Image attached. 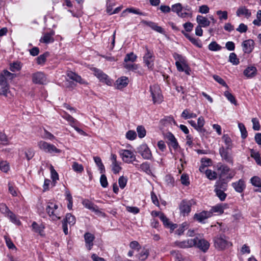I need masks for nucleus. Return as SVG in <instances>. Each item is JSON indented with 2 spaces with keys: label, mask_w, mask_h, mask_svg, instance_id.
Instances as JSON below:
<instances>
[{
  "label": "nucleus",
  "mask_w": 261,
  "mask_h": 261,
  "mask_svg": "<svg viewBox=\"0 0 261 261\" xmlns=\"http://www.w3.org/2000/svg\"><path fill=\"white\" fill-rule=\"evenodd\" d=\"M213 241L215 247L218 250H224L229 245H232V244L227 240L226 236L223 233L216 235L214 237Z\"/></svg>",
  "instance_id": "obj_1"
},
{
  "label": "nucleus",
  "mask_w": 261,
  "mask_h": 261,
  "mask_svg": "<svg viewBox=\"0 0 261 261\" xmlns=\"http://www.w3.org/2000/svg\"><path fill=\"white\" fill-rule=\"evenodd\" d=\"M217 168L219 172V178L228 180L235 175V172L227 165L220 163L217 165Z\"/></svg>",
  "instance_id": "obj_2"
},
{
  "label": "nucleus",
  "mask_w": 261,
  "mask_h": 261,
  "mask_svg": "<svg viewBox=\"0 0 261 261\" xmlns=\"http://www.w3.org/2000/svg\"><path fill=\"white\" fill-rule=\"evenodd\" d=\"M39 148L46 153H60L61 150L58 149L54 145L48 143L43 141H40L38 143Z\"/></svg>",
  "instance_id": "obj_3"
},
{
  "label": "nucleus",
  "mask_w": 261,
  "mask_h": 261,
  "mask_svg": "<svg viewBox=\"0 0 261 261\" xmlns=\"http://www.w3.org/2000/svg\"><path fill=\"white\" fill-rule=\"evenodd\" d=\"M137 152L139 153L145 160H151V152L146 144H142L137 148Z\"/></svg>",
  "instance_id": "obj_4"
},
{
  "label": "nucleus",
  "mask_w": 261,
  "mask_h": 261,
  "mask_svg": "<svg viewBox=\"0 0 261 261\" xmlns=\"http://www.w3.org/2000/svg\"><path fill=\"white\" fill-rule=\"evenodd\" d=\"M145 49L146 53L143 57V61L148 69H152L153 67L155 57L153 56V51L149 49L147 46H146Z\"/></svg>",
  "instance_id": "obj_5"
},
{
  "label": "nucleus",
  "mask_w": 261,
  "mask_h": 261,
  "mask_svg": "<svg viewBox=\"0 0 261 261\" xmlns=\"http://www.w3.org/2000/svg\"><path fill=\"white\" fill-rule=\"evenodd\" d=\"M191 206L192 203L190 201L186 199L182 200L179 205L180 214L184 216L188 215L191 212Z\"/></svg>",
  "instance_id": "obj_6"
},
{
  "label": "nucleus",
  "mask_w": 261,
  "mask_h": 261,
  "mask_svg": "<svg viewBox=\"0 0 261 261\" xmlns=\"http://www.w3.org/2000/svg\"><path fill=\"white\" fill-rule=\"evenodd\" d=\"M164 138L167 140L166 142L169 146H171L174 150L180 148L178 142L174 136L171 132L164 134Z\"/></svg>",
  "instance_id": "obj_7"
},
{
  "label": "nucleus",
  "mask_w": 261,
  "mask_h": 261,
  "mask_svg": "<svg viewBox=\"0 0 261 261\" xmlns=\"http://www.w3.org/2000/svg\"><path fill=\"white\" fill-rule=\"evenodd\" d=\"M212 217V212L203 211L200 213H195L193 216V219L201 223H205V220Z\"/></svg>",
  "instance_id": "obj_8"
},
{
  "label": "nucleus",
  "mask_w": 261,
  "mask_h": 261,
  "mask_svg": "<svg viewBox=\"0 0 261 261\" xmlns=\"http://www.w3.org/2000/svg\"><path fill=\"white\" fill-rule=\"evenodd\" d=\"M94 75L101 81L108 85H111L112 83V81L109 79L108 76L104 73L101 70L94 68L93 69Z\"/></svg>",
  "instance_id": "obj_9"
},
{
  "label": "nucleus",
  "mask_w": 261,
  "mask_h": 261,
  "mask_svg": "<svg viewBox=\"0 0 261 261\" xmlns=\"http://www.w3.org/2000/svg\"><path fill=\"white\" fill-rule=\"evenodd\" d=\"M171 10L176 13L177 15L181 18H185L188 16H192V13H189L186 12H181L183 10L182 6L180 3H177L173 5L171 7Z\"/></svg>",
  "instance_id": "obj_10"
},
{
  "label": "nucleus",
  "mask_w": 261,
  "mask_h": 261,
  "mask_svg": "<svg viewBox=\"0 0 261 261\" xmlns=\"http://www.w3.org/2000/svg\"><path fill=\"white\" fill-rule=\"evenodd\" d=\"M120 155L122 156L123 161L127 163H132L136 160V156L133 152L129 150H122L120 152Z\"/></svg>",
  "instance_id": "obj_11"
},
{
  "label": "nucleus",
  "mask_w": 261,
  "mask_h": 261,
  "mask_svg": "<svg viewBox=\"0 0 261 261\" xmlns=\"http://www.w3.org/2000/svg\"><path fill=\"white\" fill-rule=\"evenodd\" d=\"M0 86L2 91V94L5 96H7L8 93L9 92V84L3 72L0 73Z\"/></svg>",
  "instance_id": "obj_12"
},
{
  "label": "nucleus",
  "mask_w": 261,
  "mask_h": 261,
  "mask_svg": "<svg viewBox=\"0 0 261 261\" xmlns=\"http://www.w3.org/2000/svg\"><path fill=\"white\" fill-rule=\"evenodd\" d=\"M150 91L153 103H160L162 101V96L159 93V89L155 86H150Z\"/></svg>",
  "instance_id": "obj_13"
},
{
  "label": "nucleus",
  "mask_w": 261,
  "mask_h": 261,
  "mask_svg": "<svg viewBox=\"0 0 261 261\" xmlns=\"http://www.w3.org/2000/svg\"><path fill=\"white\" fill-rule=\"evenodd\" d=\"M46 81L44 74L41 72H37L32 74V82L36 84H43Z\"/></svg>",
  "instance_id": "obj_14"
},
{
  "label": "nucleus",
  "mask_w": 261,
  "mask_h": 261,
  "mask_svg": "<svg viewBox=\"0 0 261 261\" xmlns=\"http://www.w3.org/2000/svg\"><path fill=\"white\" fill-rule=\"evenodd\" d=\"M141 23L149 27L152 30L158 33H160L162 34H164L165 33L164 29H163L161 27L159 26L158 24L155 22L143 20H142Z\"/></svg>",
  "instance_id": "obj_15"
},
{
  "label": "nucleus",
  "mask_w": 261,
  "mask_h": 261,
  "mask_svg": "<svg viewBox=\"0 0 261 261\" xmlns=\"http://www.w3.org/2000/svg\"><path fill=\"white\" fill-rule=\"evenodd\" d=\"M229 150V149H226V148H225L223 146H222L219 148V153L223 160H224L227 163H232V158L228 152Z\"/></svg>",
  "instance_id": "obj_16"
},
{
  "label": "nucleus",
  "mask_w": 261,
  "mask_h": 261,
  "mask_svg": "<svg viewBox=\"0 0 261 261\" xmlns=\"http://www.w3.org/2000/svg\"><path fill=\"white\" fill-rule=\"evenodd\" d=\"M196 247L205 252L210 247V243L205 239H199L197 237Z\"/></svg>",
  "instance_id": "obj_17"
},
{
  "label": "nucleus",
  "mask_w": 261,
  "mask_h": 261,
  "mask_svg": "<svg viewBox=\"0 0 261 261\" xmlns=\"http://www.w3.org/2000/svg\"><path fill=\"white\" fill-rule=\"evenodd\" d=\"M55 35L54 31H52L50 32L45 33L44 34L43 36L40 39L41 43L45 44H49L54 42L55 39L53 36Z\"/></svg>",
  "instance_id": "obj_18"
},
{
  "label": "nucleus",
  "mask_w": 261,
  "mask_h": 261,
  "mask_svg": "<svg viewBox=\"0 0 261 261\" xmlns=\"http://www.w3.org/2000/svg\"><path fill=\"white\" fill-rule=\"evenodd\" d=\"M84 239L87 248L90 250L93 245V241L95 237L93 234L89 232H86L84 234Z\"/></svg>",
  "instance_id": "obj_19"
},
{
  "label": "nucleus",
  "mask_w": 261,
  "mask_h": 261,
  "mask_svg": "<svg viewBox=\"0 0 261 261\" xmlns=\"http://www.w3.org/2000/svg\"><path fill=\"white\" fill-rule=\"evenodd\" d=\"M181 32L193 45L199 48H201L202 47V44L200 39L194 38L188 33H186L184 30H182Z\"/></svg>",
  "instance_id": "obj_20"
},
{
  "label": "nucleus",
  "mask_w": 261,
  "mask_h": 261,
  "mask_svg": "<svg viewBox=\"0 0 261 261\" xmlns=\"http://www.w3.org/2000/svg\"><path fill=\"white\" fill-rule=\"evenodd\" d=\"M232 186L235 191L238 193H242L246 188L245 181L242 179H239L237 182H233Z\"/></svg>",
  "instance_id": "obj_21"
},
{
  "label": "nucleus",
  "mask_w": 261,
  "mask_h": 261,
  "mask_svg": "<svg viewBox=\"0 0 261 261\" xmlns=\"http://www.w3.org/2000/svg\"><path fill=\"white\" fill-rule=\"evenodd\" d=\"M242 46L243 51L245 53L249 54L252 51L253 49L254 41L251 39L244 41L242 43Z\"/></svg>",
  "instance_id": "obj_22"
},
{
  "label": "nucleus",
  "mask_w": 261,
  "mask_h": 261,
  "mask_svg": "<svg viewBox=\"0 0 261 261\" xmlns=\"http://www.w3.org/2000/svg\"><path fill=\"white\" fill-rule=\"evenodd\" d=\"M228 180L219 178L215 185V189H219L221 190L226 191L227 189Z\"/></svg>",
  "instance_id": "obj_23"
},
{
  "label": "nucleus",
  "mask_w": 261,
  "mask_h": 261,
  "mask_svg": "<svg viewBox=\"0 0 261 261\" xmlns=\"http://www.w3.org/2000/svg\"><path fill=\"white\" fill-rule=\"evenodd\" d=\"M128 78L125 76H122L117 79L116 81L115 85L117 89H121L125 87L128 85Z\"/></svg>",
  "instance_id": "obj_24"
},
{
  "label": "nucleus",
  "mask_w": 261,
  "mask_h": 261,
  "mask_svg": "<svg viewBox=\"0 0 261 261\" xmlns=\"http://www.w3.org/2000/svg\"><path fill=\"white\" fill-rule=\"evenodd\" d=\"M236 14L240 17L242 15L245 16L247 18H249L251 15V11L247 9L245 6L240 7L237 12Z\"/></svg>",
  "instance_id": "obj_25"
},
{
  "label": "nucleus",
  "mask_w": 261,
  "mask_h": 261,
  "mask_svg": "<svg viewBox=\"0 0 261 261\" xmlns=\"http://www.w3.org/2000/svg\"><path fill=\"white\" fill-rule=\"evenodd\" d=\"M67 76L71 80L74 81L77 83H79L81 84H84L86 83L85 81L82 79V77L76 74L75 73L69 71L67 73Z\"/></svg>",
  "instance_id": "obj_26"
},
{
  "label": "nucleus",
  "mask_w": 261,
  "mask_h": 261,
  "mask_svg": "<svg viewBox=\"0 0 261 261\" xmlns=\"http://www.w3.org/2000/svg\"><path fill=\"white\" fill-rule=\"evenodd\" d=\"M244 74L248 78H252L257 74V69L254 66H249L243 72Z\"/></svg>",
  "instance_id": "obj_27"
},
{
  "label": "nucleus",
  "mask_w": 261,
  "mask_h": 261,
  "mask_svg": "<svg viewBox=\"0 0 261 261\" xmlns=\"http://www.w3.org/2000/svg\"><path fill=\"white\" fill-rule=\"evenodd\" d=\"M196 21L199 25L204 28L209 26L211 23L208 19L205 17L199 15H197Z\"/></svg>",
  "instance_id": "obj_28"
},
{
  "label": "nucleus",
  "mask_w": 261,
  "mask_h": 261,
  "mask_svg": "<svg viewBox=\"0 0 261 261\" xmlns=\"http://www.w3.org/2000/svg\"><path fill=\"white\" fill-rule=\"evenodd\" d=\"M82 203L85 207L93 212H97L98 211V206L88 199L84 200Z\"/></svg>",
  "instance_id": "obj_29"
},
{
  "label": "nucleus",
  "mask_w": 261,
  "mask_h": 261,
  "mask_svg": "<svg viewBox=\"0 0 261 261\" xmlns=\"http://www.w3.org/2000/svg\"><path fill=\"white\" fill-rule=\"evenodd\" d=\"M62 222H65L66 224L68 223L70 225H73L75 223V218L70 213H67Z\"/></svg>",
  "instance_id": "obj_30"
},
{
  "label": "nucleus",
  "mask_w": 261,
  "mask_h": 261,
  "mask_svg": "<svg viewBox=\"0 0 261 261\" xmlns=\"http://www.w3.org/2000/svg\"><path fill=\"white\" fill-rule=\"evenodd\" d=\"M94 160L96 165L98 166L100 173H103L105 172V168L103 164L102 163L101 160L99 156H94Z\"/></svg>",
  "instance_id": "obj_31"
},
{
  "label": "nucleus",
  "mask_w": 261,
  "mask_h": 261,
  "mask_svg": "<svg viewBox=\"0 0 261 261\" xmlns=\"http://www.w3.org/2000/svg\"><path fill=\"white\" fill-rule=\"evenodd\" d=\"M46 211L48 215L52 217L53 220L60 219V217H58L54 214V210L52 206L50 205V203H48V204L47 205L46 207Z\"/></svg>",
  "instance_id": "obj_32"
},
{
  "label": "nucleus",
  "mask_w": 261,
  "mask_h": 261,
  "mask_svg": "<svg viewBox=\"0 0 261 261\" xmlns=\"http://www.w3.org/2000/svg\"><path fill=\"white\" fill-rule=\"evenodd\" d=\"M225 145L226 149H231L232 148V140L227 134H224L222 137Z\"/></svg>",
  "instance_id": "obj_33"
},
{
  "label": "nucleus",
  "mask_w": 261,
  "mask_h": 261,
  "mask_svg": "<svg viewBox=\"0 0 261 261\" xmlns=\"http://www.w3.org/2000/svg\"><path fill=\"white\" fill-rule=\"evenodd\" d=\"M181 116L185 119H188L192 118H196L197 115L194 113H190V110L187 109L182 112Z\"/></svg>",
  "instance_id": "obj_34"
},
{
  "label": "nucleus",
  "mask_w": 261,
  "mask_h": 261,
  "mask_svg": "<svg viewBox=\"0 0 261 261\" xmlns=\"http://www.w3.org/2000/svg\"><path fill=\"white\" fill-rule=\"evenodd\" d=\"M124 67L126 69L135 72H139V66L138 65L133 63H126L124 64Z\"/></svg>",
  "instance_id": "obj_35"
},
{
  "label": "nucleus",
  "mask_w": 261,
  "mask_h": 261,
  "mask_svg": "<svg viewBox=\"0 0 261 261\" xmlns=\"http://www.w3.org/2000/svg\"><path fill=\"white\" fill-rule=\"evenodd\" d=\"M49 55V53L47 51L44 53L43 54H42L38 56L36 58L37 63L39 65L44 64L46 60V58L48 57Z\"/></svg>",
  "instance_id": "obj_36"
},
{
  "label": "nucleus",
  "mask_w": 261,
  "mask_h": 261,
  "mask_svg": "<svg viewBox=\"0 0 261 261\" xmlns=\"http://www.w3.org/2000/svg\"><path fill=\"white\" fill-rule=\"evenodd\" d=\"M189 227V224L187 222L182 223L179 227V228L175 231V233L178 236L183 234L185 230L187 229Z\"/></svg>",
  "instance_id": "obj_37"
},
{
  "label": "nucleus",
  "mask_w": 261,
  "mask_h": 261,
  "mask_svg": "<svg viewBox=\"0 0 261 261\" xmlns=\"http://www.w3.org/2000/svg\"><path fill=\"white\" fill-rule=\"evenodd\" d=\"M212 212V216L213 213H218L220 214H222L224 213V207L222 204H217L214 206H213L211 210L210 211Z\"/></svg>",
  "instance_id": "obj_38"
},
{
  "label": "nucleus",
  "mask_w": 261,
  "mask_h": 261,
  "mask_svg": "<svg viewBox=\"0 0 261 261\" xmlns=\"http://www.w3.org/2000/svg\"><path fill=\"white\" fill-rule=\"evenodd\" d=\"M127 12H129V13H134L136 14L140 15H144V16L145 15V14L144 13L141 12L139 10V9H135L134 8H127L126 9L124 10L121 14V16H124V13H125Z\"/></svg>",
  "instance_id": "obj_39"
},
{
  "label": "nucleus",
  "mask_w": 261,
  "mask_h": 261,
  "mask_svg": "<svg viewBox=\"0 0 261 261\" xmlns=\"http://www.w3.org/2000/svg\"><path fill=\"white\" fill-rule=\"evenodd\" d=\"M224 190L214 189V192H215L216 196L221 201H224L227 196V194L224 193Z\"/></svg>",
  "instance_id": "obj_40"
},
{
  "label": "nucleus",
  "mask_w": 261,
  "mask_h": 261,
  "mask_svg": "<svg viewBox=\"0 0 261 261\" xmlns=\"http://www.w3.org/2000/svg\"><path fill=\"white\" fill-rule=\"evenodd\" d=\"M140 168L141 169V170L142 171L145 172L147 174L149 175V174H151V171L150 170V164L148 162H145L143 163L140 165Z\"/></svg>",
  "instance_id": "obj_41"
},
{
  "label": "nucleus",
  "mask_w": 261,
  "mask_h": 261,
  "mask_svg": "<svg viewBox=\"0 0 261 261\" xmlns=\"http://www.w3.org/2000/svg\"><path fill=\"white\" fill-rule=\"evenodd\" d=\"M149 255V251L146 249H143L140 253L138 255V258L140 260H145Z\"/></svg>",
  "instance_id": "obj_42"
},
{
  "label": "nucleus",
  "mask_w": 261,
  "mask_h": 261,
  "mask_svg": "<svg viewBox=\"0 0 261 261\" xmlns=\"http://www.w3.org/2000/svg\"><path fill=\"white\" fill-rule=\"evenodd\" d=\"M224 95L231 103H233L236 106L238 105L237 101L234 96L229 91H225Z\"/></svg>",
  "instance_id": "obj_43"
},
{
  "label": "nucleus",
  "mask_w": 261,
  "mask_h": 261,
  "mask_svg": "<svg viewBox=\"0 0 261 261\" xmlns=\"http://www.w3.org/2000/svg\"><path fill=\"white\" fill-rule=\"evenodd\" d=\"M250 182L253 186L256 187H261V178L257 176H254L250 179Z\"/></svg>",
  "instance_id": "obj_44"
},
{
  "label": "nucleus",
  "mask_w": 261,
  "mask_h": 261,
  "mask_svg": "<svg viewBox=\"0 0 261 261\" xmlns=\"http://www.w3.org/2000/svg\"><path fill=\"white\" fill-rule=\"evenodd\" d=\"M208 48L211 51H218L220 50L222 47L218 44L216 41H212L208 46Z\"/></svg>",
  "instance_id": "obj_45"
},
{
  "label": "nucleus",
  "mask_w": 261,
  "mask_h": 261,
  "mask_svg": "<svg viewBox=\"0 0 261 261\" xmlns=\"http://www.w3.org/2000/svg\"><path fill=\"white\" fill-rule=\"evenodd\" d=\"M21 68L20 62H16L11 63L10 65V70L12 72L19 71Z\"/></svg>",
  "instance_id": "obj_46"
},
{
  "label": "nucleus",
  "mask_w": 261,
  "mask_h": 261,
  "mask_svg": "<svg viewBox=\"0 0 261 261\" xmlns=\"http://www.w3.org/2000/svg\"><path fill=\"white\" fill-rule=\"evenodd\" d=\"M229 61L233 65H238L240 63L239 59L237 58L236 54L234 53H231L229 55Z\"/></svg>",
  "instance_id": "obj_47"
},
{
  "label": "nucleus",
  "mask_w": 261,
  "mask_h": 261,
  "mask_svg": "<svg viewBox=\"0 0 261 261\" xmlns=\"http://www.w3.org/2000/svg\"><path fill=\"white\" fill-rule=\"evenodd\" d=\"M205 175L206 177L210 179V180H215L217 177V174L215 171H212L210 169H207L206 170L205 172Z\"/></svg>",
  "instance_id": "obj_48"
},
{
  "label": "nucleus",
  "mask_w": 261,
  "mask_h": 261,
  "mask_svg": "<svg viewBox=\"0 0 261 261\" xmlns=\"http://www.w3.org/2000/svg\"><path fill=\"white\" fill-rule=\"evenodd\" d=\"M63 117L66 120H67L72 126L74 125L77 124V121L67 113H65Z\"/></svg>",
  "instance_id": "obj_49"
},
{
  "label": "nucleus",
  "mask_w": 261,
  "mask_h": 261,
  "mask_svg": "<svg viewBox=\"0 0 261 261\" xmlns=\"http://www.w3.org/2000/svg\"><path fill=\"white\" fill-rule=\"evenodd\" d=\"M251 156L255 160L257 165H261L260 156L258 152H255L253 150H251Z\"/></svg>",
  "instance_id": "obj_50"
},
{
  "label": "nucleus",
  "mask_w": 261,
  "mask_h": 261,
  "mask_svg": "<svg viewBox=\"0 0 261 261\" xmlns=\"http://www.w3.org/2000/svg\"><path fill=\"white\" fill-rule=\"evenodd\" d=\"M72 168L74 171L78 173H82L84 171L83 166L75 162H73Z\"/></svg>",
  "instance_id": "obj_51"
},
{
  "label": "nucleus",
  "mask_w": 261,
  "mask_h": 261,
  "mask_svg": "<svg viewBox=\"0 0 261 261\" xmlns=\"http://www.w3.org/2000/svg\"><path fill=\"white\" fill-rule=\"evenodd\" d=\"M137 132L138 133V137L140 138H144L146 134V131L144 127L142 125L138 126L137 127Z\"/></svg>",
  "instance_id": "obj_52"
},
{
  "label": "nucleus",
  "mask_w": 261,
  "mask_h": 261,
  "mask_svg": "<svg viewBox=\"0 0 261 261\" xmlns=\"http://www.w3.org/2000/svg\"><path fill=\"white\" fill-rule=\"evenodd\" d=\"M238 126L241 133L242 138L243 139L246 138V137H247V132L246 130L245 125L242 123H239Z\"/></svg>",
  "instance_id": "obj_53"
},
{
  "label": "nucleus",
  "mask_w": 261,
  "mask_h": 261,
  "mask_svg": "<svg viewBox=\"0 0 261 261\" xmlns=\"http://www.w3.org/2000/svg\"><path fill=\"white\" fill-rule=\"evenodd\" d=\"M137 59V56L133 52L127 54L124 58V62H127L128 61L134 62Z\"/></svg>",
  "instance_id": "obj_54"
},
{
  "label": "nucleus",
  "mask_w": 261,
  "mask_h": 261,
  "mask_svg": "<svg viewBox=\"0 0 261 261\" xmlns=\"http://www.w3.org/2000/svg\"><path fill=\"white\" fill-rule=\"evenodd\" d=\"M8 217L10 218V219L13 223L18 225L21 224L20 221L17 219L16 215L11 211L10 212V213L8 214Z\"/></svg>",
  "instance_id": "obj_55"
},
{
  "label": "nucleus",
  "mask_w": 261,
  "mask_h": 261,
  "mask_svg": "<svg viewBox=\"0 0 261 261\" xmlns=\"http://www.w3.org/2000/svg\"><path fill=\"white\" fill-rule=\"evenodd\" d=\"M160 219L163 222V224L166 228H168L171 222L169 221V219L163 213H161L160 216Z\"/></svg>",
  "instance_id": "obj_56"
},
{
  "label": "nucleus",
  "mask_w": 261,
  "mask_h": 261,
  "mask_svg": "<svg viewBox=\"0 0 261 261\" xmlns=\"http://www.w3.org/2000/svg\"><path fill=\"white\" fill-rule=\"evenodd\" d=\"M160 219L163 222V224L166 228H168L171 222L169 221V219L163 213H161L160 216Z\"/></svg>",
  "instance_id": "obj_57"
},
{
  "label": "nucleus",
  "mask_w": 261,
  "mask_h": 261,
  "mask_svg": "<svg viewBox=\"0 0 261 261\" xmlns=\"http://www.w3.org/2000/svg\"><path fill=\"white\" fill-rule=\"evenodd\" d=\"M214 79L218 83H219L220 85H222L224 87H226L227 88H228V86L226 83V82L224 81V80L222 79L220 76H219L218 75L214 74L213 76Z\"/></svg>",
  "instance_id": "obj_58"
},
{
  "label": "nucleus",
  "mask_w": 261,
  "mask_h": 261,
  "mask_svg": "<svg viewBox=\"0 0 261 261\" xmlns=\"http://www.w3.org/2000/svg\"><path fill=\"white\" fill-rule=\"evenodd\" d=\"M2 72H3V74L4 75V76H5L7 80H12L16 77V74L11 73L7 70H4Z\"/></svg>",
  "instance_id": "obj_59"
},
{
  "label": "nucleus",
  "mask_w": 261,
  "mask_h": 261,
  "mask_svg": "<svg viewBox=\"0 0 261 261\" xmlns=\"http://www.w3.org/2000/svg\"><path fill=\"white\" fill-rule=\"evenodd\" d=\"M4 239L5 240V242L6 243V245L8 248L9 249H16L15 245L13 244L12 241H11V239L9 238L8 237L5 236Z\"/></svg>",
  "instance_id": "obj_60"
},
{
  "label": "nucleus",
  "mask_w": 261,
  "mask_h": 261,
  "mask_svg": "<svg viewBox=\"0 0 261 261\" xmlns=\"http://www.w3.org/2000/svg\"><path fill=\"white\" fill-rule=\"evenodd\" d=\"M127 179L123 176H121L119 178L118 184L120 188L122 189H124L126 185Z\"/></svg>",
  "instance_id": "obj_61"
},
{
  "label": "nucleus",
  "mask_w": 261,
  "mask_h": 261,
  "mask_svg": "<svg viewBox=\"0 0 261 261\" xmlns=\"http://www.w3.org/2000/svg\"><path fill=\"white\" fill-rule=\"evenodd\" d=\"M165 181L168 186L173 187L174 179L171 175H167L165 176Z\"/></svg>",
  "instance_id": "obj_62"
},
{
  "label": "nucleus",
  "mask_w": 261,
  "mask_h": 261,
  "mask_svg": "<svg viewBox=\"0 0 261 261\" xmlns=\"http://www.w3.org/2000/svg\"><path fill=\"white\" fill-rule=\"evenodd\" d=\"M197 239V237H195L194 239H188L187 241H185L184 243L187 244V246H188V247H192L193 246L196 247Z\"/></svg>",
  "instance_id": "obj_63"
},
{
  "label": "nucleus",
  "mask_w": 261,
  "mask_h": 261,
  "mask_svg": "<svg viewBox=\"0 0 261 261\" xmlns=\"http://www.w3.org/2000/svg\"><path fill=\"white\" fill-rule=\"evenodd\" d=\"M137 137V134L134 130H128L126 134V138L130 140H134Z\"/></svg>",
  "instance_id": "obj_64"
}]
</instances>
